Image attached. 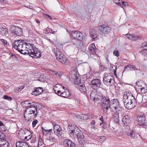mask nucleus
<instances>
[{
  "instance_id": "obj_1",
  "label": "nucleus",
  "mask_w": 147,
  "mask_h": 147,
  "mask_svg": "<svg viewBox=\"0 0 147 147\" xmlns=\"http://www.w3.org/2000/svg\"><path fill=\"white\" fill-rule=\"evenodd\" d=\"M100 98H97V101L100 100V105L104 111H107L109 109L111 111L117 113H121L123 108L119 104L118 100L117 99H113L110 100L108 97H106L104 95L101 94L100 96Z\"/></svg>"
},
{
  "instance_id": "obj_2",
  "label": "nucleus",
  "mask_w": 147,
  "mask_h": 147,
  "mask_svg": "<svg viewBox=\"0 0 147 147\" xmlns=\"http://www.w3.org/2000/svg\"><path fill=\"white\" fill-rule=\"evenodd\" d=\"M26 107L24 114V117L26 120L32 121L37 116L38 113L37 109V105H35L34 103L31 105L25 107Z\"/></svg>"
},
{
  "instance_id": "obj_3",
  "label": "nucleus",
  "mask_w": 147,
  "mask_h": 147,
  "mask_svg": "<svg viewBox=\"0 0 147 147\" xmlns=\"http://www.w3.org/2000/svg\"><path fill=\"white\" fill-rule=\"evenodd\" d=\"M123 98L125 106L127 109H131L135 107L136 100L132 93L126 92L123 95Z\"/></svg>"
},
{
  "instance_id": "obj_4",
  "label": "nucleus",
  "mask_w": 147,
  "mask_h": 147,
  "mask_svg": "<svg viewBox=\"0 0 147 147\" xmlns=\"http://www.w3.org/2000/svg\"><path fill=\"white\" fill-rule=\"evenodd\" d=\"M69 129L70 130V135L77 138L79 143L81 144L84 143L83 140L84 136L83 133L76 126L74 125H70L69 126Z\"/></svg>"
},
{
  "instance_id": "obj_5",
  "label": "nucleus",
  "mask_w": 147,
  "mask_h": 147,
  "mask_svg": "<svg viewBox=\"0 0 147 147\" xmlns=\"http://www.w3.org/2000/svg\"><path fill=\"white\" fill-rule=\"evenodd\" d=\"M71 78L74 81L75 86L79 89L82 92L85 93L86 92V89L84 84L83 81L81 80L80 76H77L76 74H74L71 76Z\"/></svg>"
},
{
  "instance_id": "obj_6",
  "label": "nucleus",
  "mask_w": 147,
  "mask_h": 147,
  "mask_svg": "<svg viewBox=\"0 0 147 147\" xmlns=\"http://www.w3.org/2000/svg\"><path fill=\"white\" fill-rule=\"evenodd\" d=\"M104 75L103 81L105 85L108 86H109L114 82V77L112 73H105Z\"/></svg>"
},
{
  "instance_id": "obj_7",
  "label": "nucleus",
  "mask_w": 147,
  "mask_h": 147,
  "mask_svg": "<svg viewBox=\"0 0 147 147\" xmlns=\"http://www.w3.org/2000/svg\"><path fill=\"white\" fill-rule=\"evenodd\" d=\"M26 42L22 40H15L12 44L13 47L17 50L19 51L22 49H24L25 47Z\"/></svg>"
},
{
  "instance_id": "obj_8",
  "label": "nucleus",
  "mask_w": 147,
  "mask_h": 147,
  "mask_svg": "<svg viewBox=\"0 0 147 147\" xmlns=\"http://www.w3.org/2000/svg\"><path fill=\"white\" fill-rule=\"evenodd\" d=\"M101 84V80L98 78L93 79L90 82V86L94 90H96L100 88Z\"/></svg>"
},
{
  "instance_id": "obj_9",
  "label": "nucleus",
  "mask_w": 147,
  "mask_h": 147,
  "mask_svg": "<svg viewBox=\"0 0 147 147\" xmlns=\"http://www.w3.org/2000/svg\"><path fill=\"white\" fill-rule=\"evenodd\" d=\"M136 86H138L139 90L140 89L142 94H144L147 91V84L143 81L140 80L137 81L136 83Z\"/></svg>"
},
{
  "instance_id": "obj_10",
  "label": "nucleus",
  "mask_w": 147,
  "mask_h": 147,
  "mask_svg": "<svg viewBox=\"0 0 147 147\" xmlns=\"http://www.w3.org/2000/svg\"><path fill=\"white\" fill-rule=\"evenodd\" d=\"M137 121L140 125L144 127H147V120H146L144 115H138L137 116Z\"/></svg>"
},
{
  "instance_id": "obj_11",
  "label": "nucleus",
  "mask_w": 147,
  "mask_h": 147,
  "mask_svg": "<svg viewBox=\"0 0 147 147\" xmlns=\"http://www.w3.org/2000/svg\"><path fill=\"white\" fill-rule=\"evenodd\" d=\"M11 32L12 35L15 36V35L18 36H21L23 34V30L22 29L17 26H13L11 29Z\"/></svg>"
},
{
  "instance_id": "obj_12",
  "label": "nucleus",
  "mask_w": 147,
  "mask_h": 147,
  "mask_svg": "<svg viewBox=\"0 0 147 147\" xmlns=\"http://www.w3.org/2000/svg\"><path fill=\"white\" fill-rule=\"evenodd\" d=\"M98 28L101 32L105 34L110 32L111 29L109 26L104 24L98 26Z\"/></svg>"
},
{
  "instance_id": "obj_13",
  "label": "nucleus",
  "mask_w": 147,
  "mask_h": 147,
  "mask_svg": "<svg viewBox=\"0 0 147 147\" xmlns=\"http://www.w3.org/2000/svg\"><path fill=\"white\" fill-rule=\"evenodd\" d=\"M53 130L55 134L58 137L61 136L63 134V131L62 128L58 124L53 123Z\"/></svg>"
},
{
  "instance_id": "obj_14",
  "label": "nucleus",
  "mask_w": 147,
  "mask_h": 147,
  "mask_svg": "<svg viewBox=\"0 0 147 147\" xmlns=\"http://www.w3.org/2000/svg\"><path fill=\"white\" fill-rule=\"evenodd\" d=\"M34 51H32V50H30V52H29V53L31 55H30V57L33 59L40 58L41 57V52L40 51L38 50V48H36Z\"/></svg>"
},
{
  "instance_id": "obj_15",
  "label": "nucleus",
  "mask_w": 147,
  "mask_h": 147,
  "mask_svg": "<svg viewBox=\"0 0 147 147\" xmlns=\"http://www.w3.org/2000/svg\"><path fill=\"white\" fill-rule=\"evenodd\" d=\"M73 39L81 40L82 39L83 35L81 32L78 31H73L71 35Z\"/></svg>"
},
{
  "instance_id": "obj_16",
  "label": "nucleus",
  "mask_w": 147,
  "mask_h": 147,
  "mask_svg": "<svg viewBox=\"0 0 147 147\" xmlns=\"http://www.w3.org/2000/svg\"><path fill=\"white\" fill-rule=\"evenodd\" d=\"M63 144L65 147H76V144L69 139L64 140Z\"/></svg>"
},
{
  "instance_id": "obj_17",
  "label": "nucleus",
  "mask_w": 147,
  "mask_h": 147,
  "mask_svg": "<svg viewBox=\"0 0 147 147\" xmlns=\"http://www.w3.org/2000/svg\"><path fill=\"white\" fill-rule=\"evenodd\" d=\"M141 49L142 50L139 52L142 55L146 56L147 55V42L142 43Z\"/></svg>"
},
{
  "instance_id": "obj_18",
  "label": "nucleus",
  "mask_w": 147,
  "mask_h": 147,
  "mask_svg": "<svg viewBox=\"0 0 147 147\" xmlns=\"http://www.w3.org/2000/svg\"><path fill=\"white\" fill-rule=\"evenodd\" d=\"M43 91V90L42 87L35 88L34 90L32 92V94L35 96L40 94Z\"/></svg>"
},
{
  "instance_id": "obj_19",
  "label": "nucleus",
  "mask_w": 147,
  "mask_h": 147,
  "mask_svg": "<svg viewBox=\"0 0 147 147\" xmlns=\"http://www.w3.org/2000/svg\"><path fill=\"white\" fill-rule=\"evenodd\" d=\"M128 129H127V130L126 131V134L129 136L131 138L133 139H136L137 138V136L135 134L133 130L129 129V127Z\"/></svg>"
},
{
  "instance_id": "obj_20",
  "label": "nucleus",
  "mask_w": 147,
  "mask_h": 147,
  "mask_svg": "<svg viewBox=\"0 0 147 147\" xmlns=\"http://www.w3.org/2000/svg\"><path fill=\"white\" fill-rule=\"evenodd\" d=\"M122 121L124 124L125 125L126 127H129V124L130 121V116L128 115L124 116L122 119Z\"/></svg>"
},
{
  "instance_id": "obj_21",
  "label": "nucleus",
  "mask_w": 147,
  "mask_h": 147,
  "mask_svg": "<svg viewBox=\"0 0 147 147\" xmlns=\"http://www.w3.org/2000/svg\"><path fill=\"white\" fill-rule=\"evenodd\" d=\"M23 133H24L25 135L26 134H28V135L25 136L24 139V140L27 141L31 138L32 136V134L31 132L28 130L27 129H24L23 130Z\"/></svg>"
},
{
  "instance_id": "obj_22",
  "label": "nucleus",
  "mask_w": 147,
  "mask_h": 147,
  "mask_svg": "<svg viewBox=\"0 0 147 147\" xmlns=\"http://www.w3.org/2000/svg\"><path fill=\"white\" fill-rule=\"evenodd\" d=\"M25 47L26 49H27L28 52V53H29V52H30V50H32V51H34V49L36 48L34 47V45L33 44H31L30 43L26 42L25 43Z\"/></svg>"
},
{
  "instance_id": "obj_23",
  "label": "nucleus",
  "mask_w": 147,
  "mask_h": 147,
  "mask_svg": "<svg viewBox=\"0 0 147 147\" xmlns=\"http://www.w3.org/2000/svg\"><path fill=\"white\" fill-rule=\"evenodd\" d=\"M16 147H30L28 144L24 141H18L16 142Z\"/></svg>"
},
{
  "instance_id": "obj_24",
  "label": "nucleus",
  "mask_w": 147,
  "mask_h": 147,
  "mask_svg": "<svg viewBox=\"0 0 147 147\" xmlns=\"http://www.w3.org/2000/svg\"><path fill=\"white\" fill-rule=\"evenodd\" d=\"M126 37L130 40L132 41L136 40L138 39H139L140 37L137 35H134L132 34H127L126 35Z\"/></svg>"
},
{
  "instance_id": "obj_25",
  "label": "nucleus",
  "mask_w": 147,
  "mask_h": 147,
  "mask_svg": "<svg viewBox=\"0 0 147 147\" xmlns=\"http://www.w3.org/2000/svg\"><path fill=\"white\" fill-rule=\"evenodd\" d=\"M8 33V30L5 26L0 28V34L2 35H6Z\"/></svg>"
},
{
  "instance_id": "obj_26",
  "label": "nucleus",
  "mask_w": 147,
  "mask_h": 147,
  "mask_svg": "<svg viewBox=\"0 0 147 147\" xmlns=\"http://www.w3.org/2000/svg\"><path fill=\"white\" fill-rule=\"evenodd\" d=\"M96 47L95 45L93 44H91L90 45L89 47V49L90 51L89 52L90 53L92 54H96V52L95 50V49Z\"/></svg>"
},
{
  "instance_id": "obj_27",
  "label": "nucleus",
  "mask_w": 147,
  "mask_h": 147,
  "mask_svg": "<svg viewBox=\"0 0 147 147\" xmlns=\"http://www.w3.org/2000/svg\"><path fill=\"white\" fill-rule=\"evenodd\" d=\"M115 113L113 116L114 121L116 123H119V114L121 113H117L116 112H114Z\"/></svg>"
},
{
  "instance_id": "obj_28",
  "label": "nucleus",
  "mask_w": 147,
  "mask_h": 147,
  "mask_svg": "<svg viewBox=\"0 0 147 147\" xmlns=\"http://www.w3.org/2000/svg\"><path fill=\"white\" fill-rule=\"evenodd\" d=\"M70 96V94L69 92L66 89L64 91L62 92L61 96L65 98H67L69 96Z\"/></svg>"
},
{
  "instance_id": "obj_29",
  "label": "nucleus",
  "mask_w": 147,
  "mask_h": 147,
  "mask_svg": "<svg viewBox=\"0 0 147 147\" xmlns=\"http://www.w3.org/2000/svg\"><path fill=\"white\" fill-rule=\"evenodd\" d=\"M61 61H59L62 64L65 65H68L69 63V60L67 57L65 56L62 59Z\"/></svg>"
},
{
  "instance_id": "obj_30",
  "label": "nucleus",
  "mask_w": 147,
  "mask_h": 147,
  "mask_svg": "<svg viewBox=\"0 0 147 147\" xmlns=\"http://www.w3.org/2000/svg\"><path fill=\"white\" fill-rule=\"evenodd\" d=\"M56 56L57 59L59 61H61L62 58L64 57L65 55L63 53H61L60 52L57 53L56 54Z\"/></svg>"
},
{
  "instance_id": "obj_31",
  "label": "nucleus",
  "mask_w": 147,
  "mask_h": 147,
  "mask_svg": "<svg viewBox=\"0 0 147 147\" xmlns=\"http://www.w3.org/2000/svg\"><path fill=\"white\" fill-rule=\"evenodd\" d=\"M81 119L83 120H87L91 117L89 114H82L80 116Z\"/></svg>"
},
{
  "instance_id": "obj_32",
  "label": "nucleus",
  "mask_w": 147,
  "mask_h": 147,
  "mask_svg": "<svg viewBox=\"0 0 147 147\" xmlns=\"http://www.w3.org/2000/svg\"><path fill=\"white\" fill-rule=\"evenodd\" d=\"M0 40L2 42L4 46H5L6 45H8L9 47H11V45H10L9 43H8L7 41H6L5 40L1 39Z\"/></svg>"
},
{
  "instance_id": "obj_33",
  "label": "nucleus",
  "mask_w": 147,
  "mask_h": 147,
  "mask_svg": "<svg viewBox=\"0 0 147 147\" xmlns=\"http://www.w3.org/2000/svg\"><path fill=\"white\" fill-rule=\"evenodd\" d=\"M75 13L77 16L79 17H81L82 15V11L80 10H77L76 11Z\"/></svg>"
},
{
  "instance_id": "obj_34",
  "label": "nucleus",
  "mask_w": 147,
  "mask_h": 147,
  "mask_svg": "<svg viewBox=\"0 0 147 147\" xmlns=\"http://www.w3.org/2000/svg\"><path fill=\"white\" fill-rule=\"evenodd\" d=\"M96 122L94 120H92L90 123V125L92 129L96 130L97 128L95 126Z\"/></svg>"
},
{
  "instance_id": "obj_35",
  "label": "nucleus",
  "mask_w": 147,
  "mask_h": 147,
  "mask_svg": "<svg viewBox=\"0 0 147 147\" xmlns=\"http://www.w3.org/2000/svg\"><path fill=\"white\" fill-rule=\"evenodd\" d=\"M129 70L130 71L138 70V69L135 66L129 64Z\"/></svg>"
},
{
  "instance_id": "obj_36",
  "label": "nucleus",
  "mask_w": 147,
  "mask_h": 147,
  "mask_svg": "<svg viewBox=\"0 0 147 147\" xmlns=\"http://www.w3.org/2000/svg\"><path fill=\"white\" fill-rule=\"evenodd\" d=\"M5 134L1 131H0V139L2 140H4L5 139Z\"/></svg>"
},
{
  "instance_id": "obj_37",
  "label": "nucleus",
  "mask_w": 147,
  "mask_h": 147,
  "mask_svg": "<svg viewBox=\"0 0 147 147\" xmlns=\"http://www.w3.org/2000/svg\"><path fill=\"white\" fill-rule=\"evenodd\" d=\"M3 97L4 99L8 100V101H11L12 100V98L11 97L7 95H4Z\"/></svg>"
},
{
  "instance_id": "obj_38",
  "label": "nucleus",
  "mask_w": 147,
  "mask_h": 147,
  "mask_svg": "<svg viewBox=\"0 0 147 147\" xmlns=\"http://www.w3.org/2000/svg\"><path fill=\"white\" fill-rule=\"evenodd\" d=\"M100 125L104 129H105L106 128V124L104 122L100 123Z\"/></svg>"
},
{
  "instance_id": "obj_39",
  "label": "nucleus",
  "mask_w": 147,
  "mask_h": 147,
  "mask_svg": "<svg viewBox=\"0 0 147 147\" xmlns=\"http://www.w3.org/2000/svg\"><path fill=\"white\" fill-rule=\"evenodd\" d=\"M24 102V104L25 105H31L33 103H34V104L35 105L36 104L34 102H32L31 103L30 102V100H26L24 102Z\"/></svg>"
},
{
  "instance_id": "obj_40",
  "label": "nucleus",
  "mask_w": 147,
  "mask_h": 147,
  "mask_svg": "<svg viewBox=\"0 0 147 147\" xmlns=\"http://www.w3.org/2000/svg\"><path fill=\"white\" fill-rule=\"evenodd\" d=\"M41 129L43 131V134L45 135H47V130L45 129L44 128L42 127H41Z\"/></svg>"
},
{
  "instance_id": "obj_41",
  "label": "nucleus",
  "mask_w": 147,
  "mask_h": 147,
  "mask_svg": "<svg viewBox=\"0 0 147 147\" xmlns=\"http://www.w3.org/2000/svg\"><path fill=\"white\" fill-rule=\"evenodd\" d=\"M38 122V121L36 119H34L32 122V127H35L36 125L37 124Z\"/></svg>"
},
{
  "instance_id": "obj_42",
  "label": "nucleus",
  "mask_w": 147,
  "mask_h": 147,
  "mask_svg": "<svg viewBox=\"0 0 147 147\" xmlns=\"http://www.w3.org/2000/svg\"><path fill=\"white\" fill-rule=\"evenodd\" d=\"M2 147H9V144L7 142H5V143H2Z\"/></svg>"
},
{
  "instance_id": "obj_43",
  "label": "nucleus",
  "mask_w": 147,
  "mask_h": 147,
  "mask_svg": "<svg viewBox=\"0 0 147 147\" xmlns=\"http://www.w3.org/2000/svg\"><path fill=\"white\" fill-rule=\"evenodd\" d=\"M129 70H130L129 65H127V66L124 67L123 72L125 71H128Z\"/></svg>"
},
{
  "instance_id": "obj_44",
  "label": "nucleus",
  "mask_w": 147,
  "mask_h": 147,
  "mask_svg": "<svg viewBox=\"0 0 147 147\" xmlns=\"http://www.w3.org/2000/svg\"><path fill=\"white\" fill-rule=\"evenodd\" d=\"M112 68L113 69V71L115 75L116 73V70L117 69V66L113 65L112 67Z\"/></svg>"
},
{
  "instance_id": "obj_45",
  "label": "nucleus",
  "mask_w": 147,
  "mask_h": 147,
  "mask_svg": "<svg viewBox=\"0 0 147 147\" xmlns=\"http://www.w3.org/2000/svg\"><path fill=\"white\" fill-rule=\"evenodd\" d=\"M120 1V0H114V2L118 5L121 7L122 5L121 3L119 2H118V1Z\"/></svg>"
},
{
  "instance_id": "obj_46",
  "label": "nucleus",
  "mask_w": 147,
  "mask_h": 147,
  "mask_svg": "<svg viewBox=\"0 0 147 147\" xmlns=\"http://www.w3.org/2000/svg\"><path fill=\"white\" fill-rule=\"evenodd\" d=\"M100 69L101 71H105L107 68L104 66L101 65L100 66Z\"/></svg>"
},
{
  "instance_id": "obj_47",
  "label": "nucleus",
  "mask_w": 147,
  "mask_h": 147,
  "mask_svg": "<svg viewBox=\"0 0 147 147\" xmlns=\"http://www.w3.org/2000/svg\"><path fill=\"white\" fill-rule=\"evenodd\" d=\"M54 91L55 92L56 94H57L59 96H61L62 92L60 90H57L56 91V90H54Z\"/></svg>"
},
{
  "instance_id": "obj_48",
  "label": "nucleus",
  "mask_w": 147,
  "mask_h": 147,
  "mask_svg": "<svg viewBox=\"0 0 147 147\" xmlns=\"http://www.w3.org/2000/svg\"><path fill=\"white\" fill-rule=\"evenodd\" d=\"M1 129L2 131H6L7 129L6 127L4 125L1 126Z\"/></svg>"
},
{
  "instance_id": "obj_49",
  "label": "nucleus",
  "mask_w": 147,
  "mask_h": 147,
  "mask_svg": "<svg viewBox=\"0 0 147 147\" xmlns=\"http://www.w3.org/2000/svg\"><path fill=\"white\" fill-rule=\"evenodd\" d=\"M113 54L115 55L117 57H118L119 55L118 53V51L116 50H115L113 52Z\"/></svg>"
},
{
  "instance_id": "obj_50",
  "label": "nucleus",
  "mask_w": 147,
  "mask_h": 147,
  "mask_svg": "<svg viewBox=\"0 0 147 147\" xmlns=\"http://www.w3.org/2000/svg\"><path fill=\"white\" fill-rule=\"evenodd\" d=\"M49 139L50 141H52V142H53L55 140V138L54 137H53L51 136H50L49 137Z\"/></svg>"
},
{
  "instance_id": "obj_51",
  "label": "nucleus",
  "mask_w": 147,
  "mask_h": 147,
  "mask_svg": "<svg viewBox=\"0 0 147 147\" xmlns=\"http://www.w3.org/2000/svg\"><path fill=\"white\" fill-rule=\"evenodd\" d=\"M47 135H51V134L52 133V129H51L47 130Z\"/></svg>"
},
{
  "instance_id": "obj_52",
  "label": "nucleus",
  "mask_w": 147,
  "mask_h": 147,
  "mask_svg": "<svg viewBox=\"0 0 147 147\" xmlns=\"http://www.w3.org/2000/svg\"><path fill=\"white\" fill-rule=\"evenodd\" d=\"M121 3L124 6H126L127 5H128V3L127 2H126L122 1Z\"/></svg>"
},
{
  "instance_id": "obj_53",
  "label": "nucleus",
  "mask_w": 147,
  "mask_h": 147,
  "mask_svg": "<svg viewBox=\"0 0 147 147\" xmlns=\"http://www.w3.org/2000/svg\"><path fill=\"white\" fill-rule=\"evenodd\" d=\"M21 54L24 55V53L25 51L23 50V49H22L20 51H18Z\"/></svg>"
},
{
  "instance_id": "obj_54",
  "label": "nucleus",
  "mask_w": 147,
  "mask_h": 147,
  "mask_svg": "<svg viewBox=\"0 0 147 147\" xmlns=\"http://www.w3.org/2000/svg\"><path fill=\"white\" fill-rule=\"evenodd\" d=\"M0 1L2 4H5L6 2V0H0Z\"/></svg>"
},
{
  "instance_id": "obj_55",
  "label": "nucleus",
  "mask_w": 147,
  "mask_h": 147,
  "mask_svg": "<svg viewBox=\"0 0 147 147\" xmlns=\"http://www.w3.org/2000/svg\"><path fill=\"white\" fill-rule=\"evenodd\" d=\"M28 51L27 50H25L24 53V55H26V54H27L28 55H30H30H30V54L28 53Z\"/></svg>"
},
{
  "instance_id": "obj_56",
  "label": "nucleus",
  "mask_w": 147,
  "mask_h": 147,
  "mask_svg": "<svg viewBox=\"0 0 147 147\" xmlns=\"http://www.w3.org/2000/svg\"><path fill=\"white\" fill-rule=\"evenodd\" d=\"M9 54H10V55H11V56L12 57H14L15 58H16V59H17V57H16V56H15V54H12V53H9Z\"/></svg>"
},
{
  "instance_id": "obj_57",
  "label": "nucleus",
  "mask_w": 147,
  "mask_h": 147,
  "mask_svg": "<svg viewBox=\"0 0 147 147\" xmlns=\"http://www.w3.org/2000/svg\"><path fill=\"white\" fill-rule=\"evenodd\" d=\"M46 17L47 18H49V19L50 20H52V17L50 16V15L47 14L46 15Z\"/></svg>"
},
{
  "instance_id": "obj_58",
  "label": "nucleus",
  "mask_w": 147,
  "mask_h": 147,
  "mask_svg": "<svg viewBox=\"0 0 147 147\" xmlns=\"http://www.w3.org/2000/svg\"><path fill=\"white\" fill-rule=\"evenodd\" d=\"M91 37L93 39H95V38H96L97 36H96V35H94L92 34L91 35Z\"/></svg>"
},
{
  "instance_id": "obj_59",
  "label": "nucleus",
  "mask_w": 147,
  "mask_h": 147,
  "mask_svg": "<svg viewBox=\"0 0 147 147\" xmlns=\"http://www.w3.org/2000/svg\"><path fill=\"white\" fill-rule=\"evenodd\" d=\"M99 120H101L102 122H104L103 120V118L102 116H101V117L100 118Z\"/></svg>"
},
{
  "instance_id": "obj_60",
  "label": "nucleus",
  "mask_w": 147,
  "mask_h": 147,
  "mask_svg": "<svg viewBox=\"0 0 147 147\" xmlns=\"http://www.w3.org/2000/svg\"><path fill=\"white\" fill-rule=\"evenodd\" d=\"M100 139H102L103 140H105V138L104 136H101L100 137Z\"/></svg>"
},
{
  "instance_id": "obj_61",
  "label": "nucleus",
  "mask_w": 147,
  "mask_h": 147,
  "mask_svg": "<svg viewBox=\"0 0 147 147\" xmlns=\"http://www.w3.org/2000/svg\"><path fill=\"white\" fill-rule=\"evenodd\" d=\"M55 74L57 76H60V74L58 73H55Z\"/></svg>"
},
{
  "instance_id": "obj_62",
  "label": "nucleus",
  "mask_w": 147,
  "mask_h": 147,
  "mask_svg": "<svg viewBox=\"0 0 147 147\" xmlns=\"http://www.w3.org/2000/svg\"><path fill=\"white\" fill-rule=\"evenodd\" d=\"M3 125V123L1 121H0V126H1Z\"/></svg>"
},
{
  "instance_id": "obj_63",
  "label": "nucleus",
  "mask_w": 147,
  "mask_h": 147,
  "mask_svg": "<svg viewBox=\"0 0 147 147\" xmlns=\"http://www.w3.org/2000/svg\"><path fill=\"white\" fill-rule=\"evenodd\" d=\"M35 142V141L34 140H31L30 141L31 143H34Z\"/></svg>"
},
{
  "instance_id": "obj_64",
  "label": "nucleus",
  "mask_w": 147,
  "mask_h": 147,
  "mask_svg": "<svg viewBox=\"0 0 147 147\" xmlns=\"http://www.w3.org/2000/svg\"><path fill=\"white\" fill-rule=\"evenodd\" d=\"M93 94V93L92 92H91V93H90V98H91V96Z\"/></svg>"
}]
</instances>
